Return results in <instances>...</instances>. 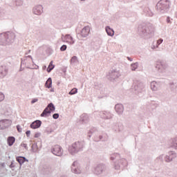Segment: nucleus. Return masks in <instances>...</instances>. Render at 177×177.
<instances>
[{
  "label": "nucleus",
  "instance_id": "obj_15",
  "mask_svg": "<svg viewBox=\"0 0 177 177\" xmlns=\"http://www.w3.org/2000/svg\"><path fill=\"white\" fill-rule=\"evenodd\" d=\"M12 125V120L9 119H3L0 120V129H6Z\"/></svg>",
  "mask_w": 177,
  "mask_h": 177
},
{
  "label": "nucleus",
  "instance_id": "obj_42",
  "mask_svg": "<svg viewBox=\"0 0 177 177\" xmlns=\"http://www.w3.org/2000/svg\"><path fill=\"white\" fill-rule=\"evenodd\" d=\"M77 92H78V89L77 88H73L70 92H69V95H75V93H77Z\"/></svg>",
  "mask_w": 177,
  "mask_h": 177
},
{
  "label": "nucleus",
  "instance_id": "obj_57",
  "mask_svg": "<svg viewBox=\"0 0 177 177\" xmlns=\"http://www.w3.org/2000/svg\"><path fill=\"white\" fill-rule=\"evenodd\" d=\"M151 49H156V46H152Z\"/></svg>",
  "mask_w": 177,
  "mask_h": 177
},
{
  "label": "nucleus",
  "instance_id": "obj_55",
  "mask_svg": "<svg viewBox=\"0 0 177 177\" xmlns=\"http://www.w3.org/2000/svg\"><path fill=\"white\" fill-rule=\"evenodd\" d=\"M25 59H31V60H32V57L31 55H28Z\"/></svg>",
  "mask_w": 177,
  "mask_h": 177
},
{
  "label": "nucleus",
  "instance_id": "obj_52",
  "mask_svg": "<svg viewBox=\"0 0 177 177\" xmlns=\"http://www.w3.org/2000/svg\"><path fill=\"white\" fill-rule=\"evenodd\" d=\"M41 136V133H35V138H39Z\"/></svg>",
  "mask_w": 177,
  "mask_h": 177
},
{
  "label": "nucleus",
  "instance_id": "obj_23",
  "mask_svg": "<svg viewBox=\"0 0 177 177\" xmlns=\"http://www.w3.org/2000/svg\"><path fill=\"white\" fill-rule=\"evenodd\" d=\"M112 129L115 132H121L123 129L122 124L120 123H114L112 127Z\"/></svg>",
  "mask_w": 177,
  "mask_h": 177
},
{
  "label": "nucleus",
  "instance_id": "obj_37",
  "mask_svg": "<svg viewBox=\"0 0 177 177\" xmlns=\"http://www.w3.org/2000/svg\"><path fill=\"white\" fill-rule=\"evenodd\" d=\"M156 162H164V154H161L156 159Z\"/></svg>",
  "mask_w": 177,
  "mask_h": 177
},
{
  "label": "nucleus",
  "instance_id": "obj_33",
  "mask_svg": "<svg viewBox=\"0 0 177 177\" xmlns=\"http://www.w3.org/2000/svg\"><path fill=\"white\" fill-rule=\"evenodd\" d=\"M48 107V109L49 111H50V113H53V111H55V105L53 104V103L50 102V104H48V106H46Z\"/></svg>",
  "mask_w": 177,
  "mask_h": 177
},
{
  "label": "nucleus",
  "instance_id": "obj_12",
  "mask_svg": "<svg viewBox=\"0 0 177 177\" xmlns=\"http://www.w3.org/2000/svg\"><path fill=\"white\" fill-rule=\"evenodd\" d=\"M100 116L102 120H111L114 115L109 111H102L100 112Z\"/></svg>",
  "mask_w": 177,
  "mask_h": 177
},
{
  "label": "nucleus",
  "instance_id": "obj_18",
  "mask_svg": "<svg viewBox=\"0 0 177 177\" xmlns=\"http://www.w3.org/2000/svg\"><path fill=\"white\" fill-rule=\"evenodd\" d=\"M90 32H91V28H89V26H85L81 30V37L82 38H86V37L89 35Z\"/></svg>",
  "mask_w": 177,
  "mask_h": 177
},
{
  "label": "nucleus",
  "instance_id": "obj_11",
  "mask_svg": "<svg viewBox=\"0 0 177 177\" xmlns=\"http://www.w3.org/2000/svg\"><path fill=\"white\" fill-rule=\"evenodd\" d=\"M108 139L109 136L106 133L99 134L98 133L97 135H95L93 137L94 142H100V140L102 142H106Z\"/></svg>",
  "mask_w": 177,
  "mask_h": 177
},
{
  "label": "nucleus",
  "instance_id": "obj_60",
  "mask_svg": "<svg viewBox=\"0 0 177 177\" xmlns=\"http://www.w3.org/2000/svg\"><path fill=\"white\" fill-rule=\"evenodd\" d=\"M64 73H66V70H64Z\"/></svg>",
  "mask_w": 177,
  "mask_h": 177
},
{
  "label": "nucleus",
  "instance_id": "obj_35",
  "mask_svg": "<svg viewBox=\"0 0 177 177\" xmlns=\"http://www.w3.org/2000/svg\"><path fill=\"white\" fill-rule=\"evenodd\" d=\"M55 68V65H53V61H51L47 68V73H50L52 70Z\"/></svg>",
  "mask_w": 177,
  "mask_h": 177
},
{
  "label": "nucleus",
  "instance_id": "obj_9",
  "mask_svg": "<svg viewBox=\"0 0 177 177\" xmlns=\"http://www.w3.org/2000/svg\"><path fill=\"white\" fill-rule=\"evenodd\" d=\"M155 67L159 73H165V70L168 68V64L164 62H157Z\"/></svg>",
  "mask_w": 177,
  "mask_h": 177
},
{
  "label": "nucleus",
  "instance_id": "obj_50",
  "mask_svg": "<svg viewBox=\"0 0 177 177\" xmlns=\"http://www.w3.org/2000/svg\"><path fill=\"white\" fill-rule=\"evenodd\" d=\"M17 129L18 132L21 133V127H20V125H17Z\"/></svg>",
  "mask_w": 177,
  "mask_h": 177
},
{
  "label": "nucleus",
  "instance_id": "obj_49",
  "mask_svg": "<svg viewBox=\"0 0 177 177\" xmlns=\"http://www.w3.org/2000/svg\"><path fill=\"white\" fill-rule=\"evenodd\" d=\"M27 138H30V135L31 134V131L30 130L26 131V132Z\"/></svg>",
  "mask_w": 177,
  "mask_h": 177
},
{
  "label": "nucleus",
  "instance_id": "obj_4",
  "mask_svg": "<svg viewBox=\"0 0 177 177\" xmlns=\"http://www.w3.org/2000/svg\"><path fill=\"white\" fill-rule=\"evenodd\" d=\"M171 3L168 0H160L156 4V10L158 13H167L169 10Z\"/></svg>",
  "mask_w": 177,
  "mask_h": 177
},
{
  "label": "nucleus",
  "instance_id": "obj_53",
  "mask_svg": "<svg viewBox=\"0 0 177 177\" xmlns=\"http://www.w3.org/2000/svg\"><path fill=\"white\" fill-rule=\"evenodd\" d=\"M10 168H15V165L13 162H12L11 164L10 165Z\"/></svg>",
  "mask_w": 177,
  "mask_h": 177
},
{
  "label": "nucleus",
  "instance_id": "obj_45",
  "mask_svg": "<svg viewBox=\"0 0 177 177\" xmlns=\"http://www.w3.org/2000/svg\"><path fill=\"white\" fill-rule=\"evenodd\" d=\"M3 99H5V95H3V93L0 92V102H2Z\"/></svg>",
  "mask_w": 177,
  "mask_h": 177
},
{
  "label": "nucleus",
  "instance_id": "obj_2",
  "mask_svg": "<svg viewBox=\"0 0 177 177\" xmlns=\"http://www.w3.org/2000/svg\"><path fill=\"white\" fill-rule=\"evenodd\" d=\"M15 38L16 35L13 32L0 33V45L1 46L12 45L15 42Z\"/></svg>",
  "mask_w": 177,
  "mask_h": 177
},
{
  "label": "nucleus",
  "instance_id": "obj_39",
  "mask_svg": "<svg viewBox=\"0 0 177 177\" xmlns=\"http://www.w3.org/2000/svg\"><path fill=\"white\" fill-rule=\"evenodd\" d=\"M31 149L33 153H37V151H38V145H37V143L32 144Z\"/></svg>",
  "mask_w": 177,
  "mask_h": 177
},
{
  "label": "nucleus",
  "instance_id": "obj_47",
  "mask_svg": "<svg viewBox=\"0 0 177 177\" xmlns=\"http://www.w3.org/2000/svg\"><path fill=\"white\" fill-rule=\"evenodd\" d=\"M21 147H24V149H26V150H28V147H27V144L21 143Z\"/></svg>",
  "mask_w": 177,
  "mask_h": 177
},
{
  "label": "nucleus",
  "instance_id": "obj_14",
  "mask_svg": "<svg viewBox=\"0 0 177 177\" xmlns=\"http://www.w3.org/2000/svg\"><path fill=\"white\" fill-rule=\"evenodd\" d=\"M32 13L36 16H41L44 13V7L42 5H36L32 8Z\"/></svg>",
  "mask_w": 177,
  "mask_h": 177
},
{
  "label": "nucleus",
  "instance_id": "obj_5",
  "mask_svg": "<svg viewBox=\"0 0 177 177\" xmlns=\"http://www.w3.org/2000/svg\"><path fill=\"white\" fill-rule=\"evenodd\" d=\"M84 150V143L80 141H77L71 145L68 148V151L72 156H75L80 151Z\"/></svg>",
  "mask_w": 177,
  "mask_h": 177
},
{
  "label": "nucleus",
  "instance_id": "obj_16",
  "mask_svg": "<svg viewBox=\"0 0 177 177\" xmlns=\"http://www.w3.org/2000/svg\"><path fill=\"white\" fill-rule=\"evenodd\" d=\"M71 171L73 174H81L82 172L81 167L78 164V162L77 161L73 162L71 166Z\"/></svg>",
  "mask_w": 177,
  "mask_h": 177
},
{
  "label": "nucleus",
  "instance_id": "obj_26",
  "mask_svg": "<svg viewBox=\"0 0 177 177\" xmlns=\"http://www.w3.org/2000/svg\"><path fill=\"white\" fill-rule=\"evenodd\" d=\"M89 121V115L86 113H83L80 116V122H82V124H88V122Z\"/></svg>",
  "mask_w": 177,
  "mask_h": 177
},
{
  "label": "nucleus",
  "instance_id": "obj_25",
  "mask_svg": "<svg viewBox=\"0 0 177 177\" xmlns=\"http://www.w3.org/2000/svg\"><path fill=\"white\" fill-rule=\"evenodd\" d=\"M169 88L173 93H176L177 92V84L174 82H170L169 83Z\"/></svg>",
  "mask_w": 177,
  "mask_h": 177
},
{
  "label": "nucleus",
  "instance_id": "obj_13",
  "mask_svg": "<svg viewBox=\"0 0 177 177\" xmlns=\"http://www.w3.org/2000/svg\"><path fill=\"white\" fill-rule=\"evenodd\" d=\"M120 75V72L117 71H111L107 77L109 81H115Z\"/></svg>",
  "mask_w": 177,
  "mask_h": 177
},
{
  "label": "nucleus",
  "instance_id": "obj_27",
  "mask_svg": "<svg viewBox=\"0 0 177 177\" xmlns=\"http://www.w3.org/2000/svg\"><path fill=\"white\" fill-rule=\"evenodd\" d=\"M99 133V131H97V129L93 127L90 129L88 137L91 138L92 135H93V138L96 136Z\"/></svg>",
  "mask_w": 177,
  "mask_h": 177
},
{
  "label": "nucleus",
  "instance_id": "obj_21",
  "mask_svg": "<svg viewBox=\"0 0 177 177\" xmlns=\"http://www.w3.org/2000/svg\"><path fill=\"white\" fill-rule=\"evenodd\" d=\"M41 125H42V122L39 120H37L32 122L30 127L32 128V129H38V128L41 127Z\"/></svg>",
  "mask_w": 177,
  "mask_h": 177
},
{
  "label": "nucleus",
  "instance_id": "obj_7",
  "mask_svg": "<svg viewBox=\"0 0 177 177\" xmlns=\"http://www.w3.org/2000/svg\"><path fill=\"white\" fill-rule=\"evenodd\" d=\"M133 88L135 91V93L139 95V93H142L145 92V84L142 82H136L133 84Z\"/></svg>",
  "mask_w": 177,
  "mask_h": 177
},
{
  "label": "nucleus",
  "instance_id": "obj_58",
  "mask_svg": "<svg viewBox=\"0 0 177 177\" xmlns=\"http://www.w3.org/2000/svg\"><path fill=\"white\" fill-rule=\"evenodd\" d=\"M30 52H31V50H29L28 53H30Z\"/></svg>",
  "mask_w": 177,
  "mask_h": 177
},
{
  "label": "nucleus",
  "instance_id": "obj_20",
  "mask_svg": "<svg viewBox=\"0 0 177 177\" xmlns=\"http://www.w3.org/2000/svg\"><path fill=\"white\" fill-rule=\"evenodd\" d=\"M64 37V35H62V42H66V39H69L71 40V41L69 42L70 45H74L75 44V41L74 40L73 37H71V35H66L65 37Z\"/></svg>",
  "mask_w": 177,
  "mask_h": 177
},
{
  "label": "nucleus",
  "instance_id": "obj_40",
  "mask_svg": "<svg viewBox=\"0 0 177 177\" xmlns=\"http://www.w3.org/2000/svg\"><path fill=\"white\" fill-rule=\"evenodd\" d=\"M15 4L17 6H23L24 1H23V0H15Z\"/></svg>",
  "mask_w": 177,
  "mask_h": 177
},
{
  "label": "nucleus",
  "instance_id": "obj_56",
  "mask_svg": "<svg viewBox=\"0 0 177 177\" xmlns=\"http://www.w3.org/2000/svg\"><path fill=\"white\" fill-rule=\"evenodd\" d=\"M127 59H129V62H133V59L131 57H127Z\"/></svg>",
  "mask_w": 177,
  "mask_h": 177
},
{
  "label": "nucleus",
  "instance_id": "obj_34",
  "mask_svg": "<svg viewBox=\"0 0 177 177\" xmlns=\"http://www.w3.org/2000/svg\"><path fill=\"white\" fill-rule=\"evenodd\" d=\"M45 86L46 88H52V78L51 77H49L46 83H45Z\"/></svg>",
  "mask_w": 177,
  "mask_h": 177
},
{
  "label": "nucleus",
  "instance_id": "obj_29",
  "mask_svg": "<svg viewBox=\"0 0 177 177\" xmlns=\"http://www.w3.org/2000/svg\"><path fill=\"white\" fill-rule=\"evenodd\" d=\"M144 12L147 16H149V17H153V16H154V12H153V11H151V10L148 7L144 9Z\"/></svg>",
  "mask_w": 177,
  "mask_h": 177
},
{
  "label": "nucleus",
  "instance_id": "obj_46",
  "mask_svg": "<svg viewBox=\"0 0 177 177\" xmlns=\"http://www.w3.org/2000/svg\"><path fill=\"white\" fill-rule=\"evenodd\" d=\"M52 132H53V129H47L46 130V133H48V135H49V133H52Z\"/></svg>",
  "mask_w": 177,
  "mask_h": 177
},
{
  "label": "nucleus",
  "instance_id": "obj_36",
  "mask_svg": "<svg viewBox=\"0 0 177 177\" xmlns=\"http://www.w3.org/2000/svg\"><path fill=\"white\" fill-rule=\"evenodd\" d=\"M171 147H174V149L177 150V138L171 140Z\"/></svg>",
  "mask_w": 177,
  "mask_h": 177
},
{
  "label": "nucleus",
  "instance_id": "obj_24",
  "mask_svg": "<svg viewBox=\"0 0 177 177\" xmlns=\"http://www.w3.org/2000/svg\"><path fill=\"white\" fill-rule=\"evenodd\" d=\"M160 88H161V85L160 84V83L155 81L151 82V91L156 92V91H158Z\"/></svg>",
  "mask_w": 177,
  "mask_h": 177
},
{
  "label": "nucleus",
  "instance_id": "obj_1",
  "mask_svg": "<svg viewBox=\"0 0 177 177\" xmlns=\"http://www.w3.org/2000/svg\"><path fill=\"white\" fill-rule=\"evenodd\" d=\"M138 32L145 39H149L154 35V26L151 24H140L138 27Z\"/></svg>",
  "mask_w": 177,
  "mask_h": 177
},
{
  "label": "nucleus",
  "instance_id": "obj_44",
  "mask_svg": "<svg viewBox=\"0 0 177 177\" xmlns=\"http://www.w3.org/2000/svg\"><path fill=\"white\" fill-rule=\"evenodd\" d=\"M67 49V45H62L61 47H60V50L61 52H64V50H66Z\"/></svg>",
  "mask_w": 177,
  "mask_h": 177
},
{
  "label": "nucleus",
  "instance_id": "obj_54",
  "mask_svg": "<svg viewBox=\"0 0 177 177\" xmlns=\"http://www.w3.org/2000/svg\"><path fill=\"white\" fill-rule=\"evenodd\" d=\"M167 22L171 24V19H170L169 17H168L167 18Z\"/></svg>",
  "mask_w": 177,
  "mask_h": 177
},
{
  "label": "nucleus",
  "instance_id": "obj_28",
  "mask_svg": "<svg viewBox=\"0 0 177 177\" xmlns=\"http://www.w3.org/2000/svg\"><path fill=\"white\" fill-rule=\"evenodd\" d=\"M16 160L17 161V162H19V165H23V164H24V162H26V161L27 162H28V160L27 158H26V157L24 156H17L16 158Z\"/></svg>",
  "mask_w": 177,
  "mask_h": 177
},
{
  "label": "nucleus",
  "instance_id": "obj_10",
  "mask_svg": "<svg viewBox=\"0 0 177 177\" xmlns=\"http://www.w3.org/2000/svg\"><path fill=\"white\" fill-rule=\"evenodd\" d=\"M31 64H34V61L31 59L24 58L21 59V69L20 71H22V67H26V68H31Z\"/></svg>",
  "mask_w": 177,
  "mask_h": 177
},
{
  "label": "nucleus",
  "instance_id": "obj_31",
  "mask_svg": "<svg viewBox=\"0 0 177 177\" xmlns=\"http://www.w3.org/2000/svg\"><path fill=\"white\" fill-rule=\"evenodd\" d=\"M106 34H108V35H109V37H113L114 36V30L111 28L110 26H106Z\"/></svg>",
  "mask_w": 177,
  "mask_h": 177
},
{
  "label": "nucleus",
  "instance_id": "obj_59",
  "mask_svg": "<svg viewBox=\"0 0 177 177\" xmlns=\"http://www.w3.org/2000/svg\"><path fill=\"white\" fill-rule=\"evenodd\" d=\"M50 92H53V89L50 90Z\"/></svg>",
  "mask_w": 177,
  "mask_h": 177
},
{
  "label": "nucleus",
  "instance_id": "obj_32",
  "mask_svg": "<svg viewBox=\"0 0 177 177\" xmlns=\"http://www.w3.org/2000/svg\"><path fill=\"white\" fill-rule=\"evenodd\" d=\"M15 141H16V138H15V137L13 136L8 137L7 140L8 146H13V144L15 143Z\"/></svg>",
  "mask_w": 177,
  "mask_h": 177
},
{
  "label": "nucleus",
  "instance_id": "obj_43",
  "mask_svg": "<svg viewBox=\"0 0 177 177\" xmlns=\"http://www.w3.org/2000/svg\"><path fill=\"white\" fill-rule=\"evenodd\" d=\"M163 41L164 40L162 39H158L156 43V48H158V46H160V45H161V44H162Z\"/></svg>",
  "mask_w": 177,
  "mask_h": 177
},
{
  "label": "nucleus",
  "instance_id": "obj_8",
  "mask_svg": "<svg viewBox=\"0 0 177 177\" xmlns=\"http://www.w3.org/2000/svg\"><path fill=\"white\" fill-rule=\"evenodd\" d=\"M50 151L54 156H57V157H62L63 156V148L60 147V145H55L52 147Z\"/></svg>",
  "mask_w": 177,
  "mask_h": 177
},
{
  "label": "nucleus",
  "instance_id": "obj_3",
  "mask_svg": "<svg viewBox=\"0 0 177 177\" xmlns=\"http://www.w3.org/2000/svg\"><path fill=\"white\" fill-rule=\"evenodd\" d=\"M111 160L113 161V160H116L114 163L115 169H124L127 165H128V162L125 158H122L120 156V153H113L111 156Z\"/></svg>",
  "mask_w": 177,
  "mask_h": 177
},
{
  "label": "nucleus",
  "instance_id": "obj_22",
  "mask_svg": "<svg viewBox=\"0 0 177 177\" xmlns=\"http://www.w3.org/2000/svg\"><path fill=\"white\" fill-rule=\"evenodd\" d=\"M115 111H116L117 114H118V115H122V113H124V105L122 104H117L115 106Z\"/></svg>",
  "mask_w": 177,
  "mask_h": 177
},
{
  "label": "nucleus",
  "instance_id": "obj_30",
  "mask_svg": "<svg viewBox=\"0 0 177 177\" xmlns=\"http://www.w3.org/2000/svg\"><path fill=\"white\" fill-rule=\"evenodd\" d=\"M50 111L48 109V107H46L45 109L43 111V112L41 113L40 116L41 117H49L50 115Z\"/></svg>",
  "mask_w": 177,
  "mask_h": 177
},
{
  "label": "nucleus",
  "instance_id": "obj_17",
  "mask_svg": "<svg viewBox=\"0 0 177 177\" xmlns=\"http://www.w3.org/2000/svg\"><path fill=\"white\" fill-rule=\"evenodd\" d=\"M174 158H176V153L171 151H169L167 155L165 157V162H171L174 160Z\"/></svg>",
  "mask_w": 177,
  "mask_h": 177
},
{
  "label": "nucleus",
  "instance_id": "obj_38",
  "mask_svg": "<svg viewBox=\"0 0 177 177\" xmlns=\"http://www.w3.org/2000/svg\"><path fill=\"white\" fill-rule=\"evenodd\" d=\"M71 64H75V63H78V57L77 56H73L70 60Z\"/></svg>",
  "mask_w": 177,
  "mask_h": 177
},
{
  "label": "nucleus",
  "instance_id": "obj_41",
  "mask_svg": "<svg viewBox=\"0 0 177 177\" xmlns=\"http://www.w3.org/2000/svg\"><path fill=\"white\" fill-rule=\"evenodd\" d=\"M138 66H139V63H138V62L131 64L132 71H135L136 70V68H138Z\"/></svg>",
  "mask_w": 177,
  "mask_h": 177
},
{
  "label": "nucleus",
  "instance_id": "obj_51",
  "mask_svg": "<svg viewBox=\"0 0 177 177\" xmlns=\"http://www.w3.org/2000/svg\"><path fill=\"white\" fill-rule=\"evenodd\" d=\"M38 102V98H35L31 101V104H34V103H37Z\"/></svg>",
  "mask_w": 177,
  "mask_h": 177
},
{
  "label": "nucleus",
  "instance_id": "obj_19",
  "mask_svg": "<svg viewBox=\"0 0 177 177\" xmlns=\"http://www.w3.org/2000/svg\"><path fill=\"white\" fill-rule=\"evenodd\" d=\"M8 67L6 66H0V78H3L8 75Z\"/></svg>",
  "mask_w": 177,
  "mask_h": 177
},
{
  "label": "nucleus",
  "instance_id": "obj_48",
  "mask_svg": "<svg viewBox=\"0 0 177 177\" xmlns=\"http://www.w3.org/2000/svg\"><path fill=\"white\" fill-rule=\"evenodd\" d=\"M53 118H54V120H57V118H59V113H54L53 115Z\"/></svg>",
  "mask_w": 177,
  "mask_h": 177
},
{
  "label": "nucleus",
  "instance_id": "obj_6",
  "mask_svg": "<svg viewBox=\"0 0 177 177\" xmlns=\"http://www.w3.org/2000/svg\"><path fill=\"white\" fill-rule=\"evenodd\" d=\"M107 172V166L103 163L98 164L94 168L95 175H103Z\"/></svg>",
  "mask_w": 177,
  "mask_h": 177
}]
</instances>
